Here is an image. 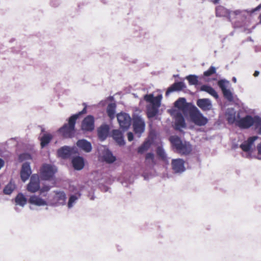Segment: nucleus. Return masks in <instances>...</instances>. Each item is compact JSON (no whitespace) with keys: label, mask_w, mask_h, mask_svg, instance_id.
Masks as SVG:
<instances>
[{"label":"nucleus","mask_w":261,"mask_h":261,"mask_svg":"<svg viewBox=\"0 0 261 261\" xmlns=\"http://www.w3.org/2000/svg\"><path fill=\"white\" fill-rule=\"evenodd\" d=\"M174 106L181 111L184 115L186 116L194 106L191 103L187 102L185 98L180 97L174 102Z\"/></svg>","instance_id":"0eeeda50"},{"label":"nucleus","mask_w":261,"mask_h":261,"mask_svg":"<svg viewBox=\"0 0 261 261\" xmlns=\"http://www.w3.org/2000/svg\"><path fill=\"white\" fill-rule=\"evenodd\" d=\"M229 11L222 6L216 8V15L217 17H227Z\"/></svg>","instance_id":"bb28decb"},{"label":"nucleus","mask_w":261,"mask_h":261,"mask_svg":"<svg viewBox=\"0 0 261 261\" xmlns=\"http://www.w3.org/2000/svg\"><path fill=\"white\" fill-rule=\"evenodd\" d=\"M170 141L173 146L176 148L177 151L184 155H187L192 150V145L189 142H182L178 136H173L170 137Z\"/></svg>","instance_id":"f03ea898"},{"label":"nucleus","mask_w":261,"mask_h":261,"mask_svg":"<svg viewBox=\"0 0 261 261\" xmlns=\"http://www.w3.org/2000/svg\"><path fill=\"white\" fill-rule=\"evenodd\" d=\"M103 160L108 163H112L116 160V158L109 150L106 151L103 155Z\"/></svg>","instance_id":"2f4dec72"},{"label":"nucleus","mask_w":261,"mask_h":261,"mask_svg":"<svg viewBox=\"0 0 261 261\" xmlns=\"http://www.w3.org/2000/svg\"><path fill=\"white\" fill-rule=\"evenodd\" d=\"M5 165V162L2 159H1L0 158V169L3 167H4Z\"/></svg>","instance_id":"49530a36"},{"label":"nucleus","mask_w":261,"mask_h":261,"mask_svg":"<svg viewBox=\"0 0 261 261\" xmlns=\"http://www.w3.org/2000/svg\"><path fill=\"white\" fill-rule=\"evenodd\" d=\"M109 127L108 125H101L97 130L98 136L101 141L105 140L108 136Z\"/></svg>","instance_id":"6ab92c4d"},{"label":"nucleus","mask_w":261,"mask_h":261,"mask_svg":"<svg viewBox=\"0 0 261 261\" xmlns=\"http://www.w3.org/2000/svg\"><path fill=\"white\" fill-rule=\"evenodd\" d=\"M216 72V69L214 66H211L208 69L203 72V75L206 77H208Z\"/></svg>","instance_id":"ea45409f"},{"label":"nucleus","mask_w":261,"mask_h":261,"mask_svg":"<svg viewBox=\"0 0 261 261\" xmlns=\"http://www.w3.org/2000/svg\"><path fill=\"white\" fill-rule=\"evenodd\" d=\"M220 0H211V1L215 4L219 3Z\"/></svg>","instance_id":"603ef678"},{"label":"nucleus","mask_w":261,"mask_h":261,"mask_svg":"<svg viewBox=\"0 0 261 261\" xmlns=\"http://www.w3.org/2000/svg\"><path fill=\"white\" fill-rule=\"evenodd\" d=\"M55 195L51 199V203L55 206L64 205L65 203L66 196L63 191L55 192Z\"/></svg>","instance_id":"f8f14e48"},{"label":"nucleus","mask_w":261,"mask_h":261,"mask_svg":"<svg viewBox=\"0 0 261 261\" xmlns=\"http://www.w3.org/2000/svg\"><path fill=\"white\" fill-rule=\"evenodd\" d=\"M240 13L241 11L239 10L234 11H229L227 18L229 21H231L232 20L235 19L236 16Z\"/></svg>","instance_id":"4c0bfd02"},{"label":"nucleus","mask_w":261,"mask_h":261,"mask_svg":"<svg viewBox=\"0 0 261 261\" xmlns=\"http://www.w3.org/2000/svg\"><path fill=\"white\" fill-rule=\"evenodd\" d=\"M261 8V4L259 5L257 7H256L255 9H254L252 11L255 12L259 10Z\"/></svg>","instance_id":"de8ad7c7"},{"label":"nucleus","mask_w":261,"mask_h":261,"mask_svg":"<svg viewBox=\"0 0 261 261\" xmlns=\"http://www.w3.org/2000/svg\"><path fill=\"white\" fill-rule=\"evenodd\" d=\"M200 91H205L215 97L216 99L219 98V95L216 90L212 87L207 85H202L200 87Z\"/></svg>","instance_id":"a878e982"},{"label":"nucleus","mask_w":261,"mask_h":261,"mask_svg":"<svg viewBox=\"0 0 261 261\" xmlns=\"http://www.w3.org/2000/svg\"><path fill=\"white\" fill-rule=\"evenodd\" d=\"M76 145L86 152L91 151L92 146L91 143L85 139L80 140L76 142Z\"/></svg>","instance_id":"412c9836"},{"label":"nucleus","mask_w":261,"mask_h":261,"mask_svg":"<svg viewBox=\"0 0 261 261\" xmlns=\"http://www.w3.org/2000/svg\"><path fill=\"white\" fill-rule=\"evenodd\" d=\"M57 152L60 157L63 159H67L70 155L71 150L70 147L64 146L58 149Z\"/></svg>","instance_id":"b1692460"},{"label":"nucleus","mask_w":261,"mask_h":261,"mask_svg":"<svg viewBox=\"0 0 261 261\" xmlns=\"http://www.w3.org/2000/svg\"><path fill=\"white\" fill-rule=\"evenodd\" d=\"M150 146L151 143L149 141H145L140 147H138V152L140 154H143L148 150Z\"/></svg>","instance_id":"473e14b6"},{"label":"nucleus","mask_w":261,"mask_h":261,"mask_svg":"<svg viewBox=\"0 0 261 261\" xmlns=\"http://www.w3.org/2000/svg\"><path fill=\"white\" fill-rule=\"evenodd\" d=\"M257 128H258L257 130V133L259 135H261V124L260 125H259Z\"/></svg>","instance_id":"3c124183"},{"label":"nucleus","mask_w":261,"mask_h":261,"mask_svg":"<svg viewBox=\"0 0 261 261\" xmlns=\"http://www.w3.org/2000/svg\"><path fill=\"white\" fill-rule=\"evenodd\" d=\"M72 164L75 170H81L84 166V159L81 156L75 157L72 160Z\"/></svg>","instance_id":"5701e85b"},{"label":"nucleus","mask_w":261,"mask_h":261,"mask_svg":"<svg viewBox=\"0 0 261 261\" xmlns=\"http://www.w3.org/2000/svg\"><path fill=\"white\" fill-rule=\"evenodd\" d=\"M257 150L258 152V153L261 154V143L258 145L257 146Z\"/></svg>","instance_id":"09e8293b"},{"label":"nucleus","mask_w":261,"mask_h":261,"mask_svg":"<svg viewBox=\"0 0 261 261\" xmlns=\"http://www.w3.org/2000/svg\"><path fill=\"white\" fill-rule=\"evenodd\" d=\"M258 137L257 136H253L249 137L247 140L244 141L240 145V148L245 152H248L250 150L254 142L256 140Z\"/></svg>","instance_id":"4468645a"},{"label":"nucleus","mask_w":261,"mask_h":261,"mask_svg":"<svg viewBox=\"0 0 261 261\" xmlns=\"http://www.w3.org/2000/svg\"><path fill=\"white\" fill-rule=\"evenodd\" d=\"M133 126L135 134L140 137L144 132L145 123L144 120L139 116L136 115L133 117Z\"/></svg>","instance_id":"423d86ee"},{"label":"nucleus","mask_w":261,"mask_h":261,"mask_svg":"<svg viewBox=\"0 0 261 261\" xmlns=\"http://www.w3.org/2000/svg\"><path fill=\"white\" fill-rule=\"evenodd\" d=\"M229 82L225 80H220L218 82V85L221 89L223 96L229 101H232L233 99L232 92L229 89H227V85Z\"/></svg>","instance_id":"9d476101"},{"label":"nucleus","mask_w":261,"mask_h":261,"mask_svg":"<svg viewBox=\"0 0 261 261\" xmlns=\"http://www.w3.org/2000/svg\"><path fill=\"white\" fill-rule=\"evenodd\" d=\"M32 173L30 164L28 162L24 163L20 171V177L21 180L24 182L29 179Z\"/></svg>","instance_id":"ddd939ff"},{"label":"nucleus","mask_w":261,"mask_h":261,"mask_svg":"<svg viewBox=\"0 0 261 261\" xmlns=\"http://www.w3.org/2000/svg\"><path fill=\"white\" fill-rule=\"evenodd\" d=\"M196 103L203 111L210 110L212 107L210 100L207 98L199 99L197 100Z\"/></svg>","instance_id":"dca6fc26"},{"label":"nucleus","mask_w":261,"mask_h":261,"mask_svg":"<svg viewBox=\"0 0 261 261\" xmlns=\"http://www.w3.org/2000/svg\"><path fill=\"white\" fill-rule=\"evenodd\" d=\"M77 199V197L75 195H71L69 199L68 206V207H71L72 206L73 203Z\"/></svg>","instance_id":"79ce46f5"},{"label":"nucleus","mask_w":261,"mask_h":261,"mask_svg":"<svg viewBox=\"0 0 261 261\" xmlns=\"http://www.w3.org/2000/svg\"><path fill=\"white\" fill-rule=\"evenodd\" d=\"M117 120L121 128L127 129L131 124L132 119L129 115L125 113H121L117 115Z\"/></svg>","instance_id":"1a4fd4ad"},{"label":"nucleus","mask_w":261,"mask_h":261,"mask_svg":"<svg viewBox=\"0 0 261 261\" xmlns=\"http://www.w3.org/2000/svg\"><path fill=\"white\" fill-rule=\"evenodd\" d=\"M83 105L85 106L83 110L81 112H79L78 113L76 114H74L72 116H74L75 117V120L76 121L77 118L82 114H86L87 113V106L85 103H83Z\"/></svg>","instance_id":"a19ab883"},{"label":"nucleus","mask_w":261,"mask_h":261,"mask_svg":"<svg viewBox=\"0 0 261 261\" xmlns=\"http://www.w3.org/2000/svg\"><path fill=\"white\" fill-rule=\"evenodd\" d=\"M162 98V95H158L156 97H154L153 100L151 102L152 106L160 107L161 105V101Z\"/></svg>","instance_id":"e433bc0d"},{"label":"nucleus","mask_w":261,"mask_h":261,"mask_svg":"<svg viewBox=\"0 0 261 261\" xmlns=\"http://www.w3.org/2000/svg\"><path fill=\"white\" fill-rule=\"evenodd\" d=\"M259 74V72L258 71H255L253 75L256 77Z\"/></svg>","instance_id":"8fccbe9b"},{"label":"nucleus","mask_w":261,"mask_h":261,"mask_svg":"<svg viewBox=\"0 0 261 261\" xmlns=\"http://www.w3.org/2000/svg\"><path fill=\"white\" fill-rule=\"evenodd\" d=\"M186 79L188 81L190 85H197L198 84V77L196 75L191 74L186 76Z\"/></svg>","instance_id":"f704fd0d"},{"label":"nucleus","mask_w":261,"mask_h":261,"mask_svg":"<svg viewBox=\"0 0 261 261\" xmlns=\"http://www.w3.org/2000/svg\"><path fill=\"white\" fill-rule=\"evenodd\" d=\"M186 87L184 83L182 82H175L169 87L166 92V95H169L170 93L174 91H179Z\"/></svg>","instance_id":"f3484780"},{"label":"nucleus","mask_w":261,"mask_h":261,"mask_svg":"<svg viewBox=\"0 0 261 261\" xmlns=\"http://www.w3.org/2000/svg\"><path fill=\"white\" fill-rule=\"evenodd\" d=\"M258 19L259 20V23H261V14L258 16Z\"/></svg>","instance_id":"864d4df0"},{"label":"nucleus","mask_w":261,"mask_h":261,"mask_svg":"<svg viewBox=\"0 0 261 261\" xmlns=\"http://www.w3.org/2000/svg\"><path fill=\"white\" fill-rule=\"evenodd\" d=\"M157 155L163 160H164L166 158L165 152L161 147H158L156 149Z\"/></svg>","instance_id":"58836bf2"},{"label":"nucleus","mask_w":261,"mask_h":261,"mask_svg":"<svg viewBox=\"0 0 261 261\" xmlns=\"http://www.w3.org/2000/svg\"><path fill=\"white\" fill-rule=\"evenodd\" d=\"M154 96L153 94H146L144 97V100L148 102L151 103V102L153 100Z\"/></svg>","instance_id":"c03bdc74"},{"label":"nucleus","mask_w":261,"mask_h":261,"mask_svg":"<svg viewBox=\"0 0 261 261\" xmlns=\"http://www.w3.org/2000/svg\"><path fill=\"white\" fill-rule=\"evenodd\" d=\"M53 136L50 134H44L40 138V145L41 148L46 146L51 140Z\"/></svg>","instance_id":"cd10ccee"},{"label":"nucleus","mask_w":261,"mask_h":261,"mask_svg":"<svg viewBox=\"0 0 261 261\" xmlns=\"http://www.w3.org/2000/svg\"><path fill=\"white\" fill-rule=\"evenodd\" d=\"M188 114L191 121L198 126L205 125L208 122L207 119L203 116L195 106L192 108Z\"/></svg>","instance_id":"20e7f679"},{"label":"nucleus","mask_w":261,"mask_h":261,"mask_svg":"<svg viewBox=\"0 0 261 261\" xmlns=\"http://www.w3.org/2000/svg\"><path fill=\"white\" fill-rule=\"evenodd\" d=\"M116 104L114 103H111L108 105L107 108V113L108 116L111 118L113 119L114 118L116 109Z\"/></svg>","instance_id":"7c9ffc66"},{"label":"nucleus","mask_w":261,"mask_h":261,"mask_svg":"<svg viewBox=\"0 0 261 261\" xmlns=\"http://www.w3.org/2000/svg\"><path fill=\"white\" fill-rule=\"evenodd\" d=\"M159 107L152 106L150 107L147 108V116L148 118H153L158 113Z\"/></svg>","instance_id":"72a5a7b5"},{"label":"nucleus","mask_w":261,"mask_h":261,"mask_svg":"<svg viewBox=\"0 0 261 261\" xmlns=\"http://www.w3.org/2000/svg\"><path fill=\"white\" fill-rule=\"evenodd\" d=\"M175 125L176 129H180L181 128H185L186 126L185 119L181 113L179 112L176 114Z\"/></svg>","instance_id":"a211bd4d"},{"label":"nucleus","mask_w":261,"mask_h":261,"mask_svg":"<svg viewBox=\"0 0 261 261\" xmlns=\"http://www.w3.org/2000/svg\"><path fill=\"white\" fill-rule=\"evenodd\" d=\"M50 189V187L48 185H44L42 187V188L40 187V190L38 191H39L40 193L43 194L44 192H48Z\"/></svg>","instance_id":"37998d69"},{"label":"nucleus","mask_w":261,"mask_h":261,"mask_svg":"<svg viewBox=\"0 0 261 261\" xmlns=\"http://www.w3.org/2000/svg\"><path fill=\"white\" fill-rule=\"evenodd\" d=\"M261 124V118L257 116L253 117L247 115L237 121L236 125L242 129H248L252 126H254L257 129Z\"/></svg>","instance_id":"f257e3e1"},{"label":"nucleus","mask_w":261,"mask_h":261,"mask_svg":"<svg viewBox=\"0 0 261 261\" xmlns=\"http://www.w3.org/2000/svg\"><path fill=\"white\" fill-rule=\"evenodd\" d=\"M15 201L16 204L23 206L27 202V199L23 194L20 193L15 197Z\"/></svg>","instance_id":"c756f323"},{"label":"nucleus","mask_w":261,"mask_h":261,"mask_svg":"<svg viewBox=\"0 0 261 261\" xmlns=\"http://www.w3.org/2000/svg\"><path fill=\"white\" fill-rule=\"evenodd\" d=\"M127 139L129 141H132L134 139V135L132 132H128L127 133Z\"/></svg>","instance_id":"a18cd8bd"},{"label":"nucleus","mask_w":261,"mask_h":261,"mask_svg":"<svg viewBox=\"0 0 261 261\" xmlns=\"http://www.w3.org/2000/svg\"><path fill=\"white\" fill-rule=\"evenodd\" d=\"M145 164L147 166H150L152 167H153L155 165L156 163L153 153L149 152L146 154Z\"/></svg>","instance_id":"c85d7f7f"},{"label":"nucleus","mask_w":261,"mask_h":261,"mask_svg":"<svg viewBox=\"0 0 261 261\" xmlns=\"http://www.w3.org/2000/svg\"><path fill=\"white\" fill-rule=\"evenodd\" d=\"M57 171V169L55 166L44 164L40 169V178L43 180H50L54 177Z\"/></svg>","instance_id":"39448f33"},{"label":"nucleus","mask_w":261,"mask_h":261,"mask_svg":"<svg viewBox=\"0 0 261 261\" xmlns=\"http://www.w3.org/2000/svg\"><path fill=\"white\" fill-rule=\"evenodd\" d=\"M94 118L89 115L86 116L82 121L81 129L85 132H92L94 129Z\"/></svg>","instance_id":"9b49d317"},{"label":"nucleus","mask_w":261,"mask_h":261,"mask_svg":"<svg viewBox=\"0 0 261 261\" xmlns=\"http://www.w3.org/2000/svg\"><path fill=\"white\" fill-rule=\"evenodd\" d=\"M75 117L71 116L68 119V123L65 124L59 129V132L62 134L63 137L68 138H72L74 136L75 133V125L76 120Z\"/></svg>","instance_id":"7ed1b4c3"},{"label":"nucleus","mask_w":261,"mask_h":261,"mask_svg":"<svg viewBox=\"0 0 261 261\" xmlns=\"http://www.w3.org/2000/svg\"><path fill=\"white\" fill-rule=\"evenodd\" d=\"M40 179L37 174L31 175L29 183L27 185V190L30 193H34L40 190Z\"/></svg>","instance_id":"6e6552de"},{"label":"nucleus","mask_w":261,"mask_h":261,"mask_svg":"<svg viewBox=\"0 0 261 261\" xmlns=\"http://www.w3.org/2000/svg\"><path fill=\"white\" fill-rule=\"evenodd\" d=\"M200 91H205L215 97L216 99L219 98V95L216 90L212 87L207 85H202L200 87Z\"/></svg>","instance_id":"393cba45"},{"label":"nucleus","mask_w":261,"mask_h":261,"mask_svg":"<svg viewBox=\"0 0 261 261\" xmlns=\"http://www.w3.org/2000/svg\"><path fill=\"white\" fill-rule=\"evenodd\" d=\"M232 81H233V82H234V83H236V82L237 80H236V77H233L232 78Z\"/></svg>","instance_id":"5fc2aeb1"},{"label":"nucleus","mask_w":261,"mask_h":261,"mask_svg":"<svg viewBox=\"0 0 261 261\" xmlns=\"http://www.w3.org/2000/svg\"><path fill=\"white\" fill-rule=\"evenodd\" d=\"M112 135L114 140L119 145L122 146L125 144L123 134L120 130L118 129H114L112 131Z\"/></svg>","instance_id":"aec40b11"},{"label":"nucleus","mask_w":261,"mask_h":261,"mask_svg":"<svg viewBox=\"0 0 261 261\" xmlns=\"http://www.w3.org/2000/svg\"><path fill=\"white\" fill-rule=\"evenodd\" d=\"M185 162L182 159H177L172 161V169L175 172H181L185 170Z\"/></svg>","instance_id":"2eb2a0df"},{"label":"nucleus","mask_w":261,"mask_h":261,"mask_svg":"<svg viewBox=\"0 0 261 261\" xmlns=\"http://www.w3.org/2000/svg\"><path fill=\"white\" fill-rule=\"evenodd\" d=\"M29 202L30 203L37 206L47 205L46 201L36 195L31 196L29 199Z\"/></svg>","instance_id":"4be33fe9"},{"label":"nucleus","mask_w":261,"mask_h":261,"mask_svg":"<svg viewBox=\"0 0 261 261\" xmlns=\"http://www.w3.org/2000/svg\"><path fill=\"white\" fill-rule=\"evenodd\" d=\"M15 188V185L10 182L5 186L3 190V192L5 194L10 195L14 191Z\"/></svg>","instance_id":"c9c22d12"}]
</instances>
